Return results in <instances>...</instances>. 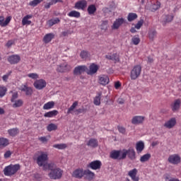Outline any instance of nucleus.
<instances>
[{
  "instance_id": "5701e85b",
  "label": "nucleus",
  "mask_w": 181,
  "mask_h": 181,
  "mask_svg": "<svg viewBox=\"0 0 181 181\" xmlns=\"http://www.w3.org/2000/svg\"><path fill=\"white\" fill-rule=\"evenodd\" d=\"M176 125V118L173 117L170 120L167 121L164 124V127L165 128H168V129H171V128H173Z\"/></svg>"
},
{
  "instance_id": "cd10ccee",
  "label": "nucleus",
  "mask_w": 181,
  "mask_h": 181,
  "mask_svg": "<svg viewBox=\"0 0 181 181\" xmlns=\"http://www.w3.org/2000/svg\"><path fill=\"white\" fill-rule=\"evenodd\" d=\"M84 176H86L88 180H93L95 176V174H94V173L90 170H84Z\"/></svg>"
},
{
  "instance_id": "bb28decb",
  "label": "nucleus",
  "mask_w": 181,
  "mask_h": 181,
  "mask_svg": "<svg viewBox=\"0 0 181 181\" xmlns=\"http://www.w3.org/2000/svg\"><path fill=\"white\" fill-rule=\"evenodd\" d=\"M105 57L108 60H112V62H115V63H117V62H119V56H118L117 54H108L105 56Z\"/></svg>"
},
{
  "instance_id": "423d86ee",
  "label": "nucleus",
  "mask_w": 181,
  "mask_h": 181,
  "mask_svg": "<svg viewBox=\"0 0 181 181\" xmlns=\"http://www.w3.org/2000/svg\"><path fill=\"white\" fill-rule=\"evenodd\" d=\"M145 122V117L141 115L134 116L132 119V124L133 125H141Z\"/></svg>"
},
{
  "instance_id": "0eeeda50",
  "label": "nucleus",
  "mask_w": 181,
  "mask_h": 181,
  "mask_svg": "<svg viewBox=\"0 0 181 181\" xmlns=\"http://www.w3.org/2000/svg\"><path fill=\"white\" fill-rule=\"evenodd\" d=\"M70 70H71V66L69 65L67 62L61 64L57 69V71L59 73H66V71H70Z\"/></svg>"
},
{
  "instance_id": "6e6552de",
  "label": "nucleus",
  "mask_w": 181,
  "mask_h": 181,
  "mask_svg": "<svg viewBox=\"0 0 181 181\" xmlns=\"http://www.w3.org/2000/svg\"><path fill=\"white\" fill-rule=\"evenodd\" d=\"M168 160L172 165H178V163H180L181 158L179 155L173 154L168 157Z\"/></svg>"
},
{
  "instance_id": "de8ad7c7",
  "label": "nucleus",
  "mask_w": 181,
  "mask_h": 181,
  "mask_svg": "<svg viewBox=\"0 0 181 181\" xmlns=\"http://www.w3.org/2000/svg\"><path fill=\"white\" fill-rule=\"evenodd\" d=\"M149 159H151V154L147 153L141 157L140 161L142 163L148 162V160H149Z\"/></svg>"
},
{
  "instance_id": "5fc2aeb1",
  "label": "nucleus",
  "mask_w": 181,
  "mask_h": 181,
  "mask_svg": "<svg viewBox=\"0 0 181 181\" xmlns=\"http://www.w3.org/2000/svg\"><path fill=\"white\" fill-rule=\"evenodd\" d=\"M18 97H19L18 92L13 93L11 99V103H15V101H16V98H18Z\"/></svg>"
},
{
  "instance_id": "ea45409f",
  "label": "nucleus",
  "mask_w": 181,
  "mask_h": 181,
  "mask_svg": "<svg viewBox=\"0 0 181 181\" xmlns=\"http://www.w3.org/2000/svg\"><path fill=\"white\" fill-rule=\"evenodd\" d=\"M132 43H133V45H134L135 46H138V45L141 43V38H139V35H134L132 38Z\"/></svg>"
},
{
  "instance_id": "13d9d810",
  "label": "nucleus",
  "mask_w": 181,
  "mask_h": 181,
  "mask_svg": "<svg viewBox=\"0 0 181 181\" xmlns=\"http://www.w3.org/2000/svg\"><path fill=\"white\" fill-rule=\"evenodd\" d=\"M117 129H118L119 132H120V134H125V132L127 131L125 129V128L123 127H118Z\"/></svg>"
},
{
  "instance_id": "f257e3e1",
  "label": "nucleus",
  "mask_w": 181,
  "mask_h": 181,
  "mask_svg": "<svg viewBox=\"0 0 181 181\" xmlns=\"http://www.w3.org/2000/svg\"><path fill=\"white\" fill-rule=\"evenodd\" d=\"M48 159L47 153L41 151L40 154L37 158V164L38 166H42L44 170L52 169V168H53V163H47Z\"/></svg>"
},
{
  "instance_id": "f03ea898",
  "label": "nucleus",
  "mask_w": 181,
  "mask_h": 181,
  "mask_svg": "<svg viewBox=\"0 0 181 181\" xmlns=\"http://www.w3.org/2000/svg\"><path fill=\"white\" fill-rule=\"evenodd\" d=\"M47 170H51L49 173L48 176L53 180H57L59 179H62V176H63V170L59 168H54V163L52 168H47Z\"/></svg>"
},
{
  "instance_id": "c03bdc74",
  "label": "nucleus",
  "mask_w": 181,
  "mask_h": 181,
  "mask_svg": "<svg viewBox=\"0 0 181 181\" xmlns=\"http://www.w3.org/2000/svg\"><path fill=\"white\" fill-rule=\"evenodd\" d=\"M93 103L95 105H100L101 104V94L94 98Z\"/></svg>"
},
{
  "instance_id": "338daca9",
  "label": "nucleus",
  "mask_w": 181,
  "mask_h": 181,
  "mask_svg": "<svg viewBox=\"0 0 181 181\" xmlns=\"http://www.w3.org/2000/svg\"><path fill=\"white\" fill-rule=\"evenodd\" d=\"M13 45V41H12V40H9V41H8V42L6 43L7 47H11V46H12Z\"/></svg>"
},
{
  "instance_id": "9b49d317",
  "label": "nucleus",
  "mask_w": 181,
  "mask_h": 181,
  "mask_svg": "<svg viewBox=\"0 0 181 181\" xmlns=\"http://www.w3.org/2000/svg\"><path fill=\"white\" fill-rule=\"evenodd\" d=\"M75 9H78L81 11H84L87 8V1L86 0H79L75 3L74 6Z\"/></svg>"
},
{
  "instance_id": "58836bf2",
  "label": "nucleus",
  "mask_w": 181,
  "mask_h": 181,
  "mask_svg": "<svg viewBox=\"0 0 181 181\" xmlns=\"http://www.w3.org/2000/svg\"><path fill=\"white\" fill-rule=\"evenodd\" d=\"M100 28L101 30L105 32L108 29V21H102L101 24L100 25Z\"/></svg>"
},
{
  "instance_id": "72a5a7b5",
  "label": "nucleus",
  "mask_w": 181,
  "mask_h": 181,
  "mask_svg": "<svg viewBox=\"0 0 181 181\" xmlns=\"http://www.w3.org/2000/svg\"><path fill=\"white\" fill-rule=\"evenodd\" d=\"M47 25L52 28V26L54 25H57V23H60V19H59V18H54V19H51V20H49L47 22Z\"/></svg>"
},
{
  "instance_id": "09e8293b",
  "label": "nucleus",
  "mask_w": 181,
  "mask_h": 181,
  "mask_svg": "<svg viewBox=\"0 0 181 181\" xmlns=\"http://www.w3.org/2000/svg\"><path fill=\"white\" fill-rule=\"evenodd\" d=\"M8 91V89L5 86H0V98H2V97L5 96V94H6V92Z\"/></svg>"
},
{
  "instance_id": "dca6fc26",
  "label": "nucleus",
  "mask_w": 181,
  "mask_h": 181,
  "mask_svg": "<svg viewBox=\"0 0 181 181\" xmlns=\"http://www.w3.org/2000/svg\"><path fill=\"white\" fill-rule=\"evenodd\" d=\"M101 161L100 160H94L89 163L88 168H90L93 170H98V169H101Z\"/></svg>"
},
{
  "instance_id": "20e7f679",
  "label": "nucleus",
  "mask_w": 181,
  "mask_h": 181,
  "mask_svg": "<svg viewBox=\"0 0 181 181\" xmlns=\"http://www.w3.org/2000/svg\"><path fill=\"white\" fill-rule=\"evenodd\" d=\"M142 71V66L141 65L134 66L130 71L131 80H136Z\"/></svg>"
},
{
  "instance_id": "7ed1b4c3",
  "label": "nucleus",
  "mask_w": 181,
  "mask_h": 181,
  "mask_svg": "<svg viewBox=\"0 0 181 181\" xmlns=\"http://www.w3.org/2000/svg\"><path fill=\"white\" fill-rule=\"evenodd\" d=\"M19 169H21V165H19V164L10 165L5 167L4 173L5 176H13V175H15Z\"/></svg>"
},
{
  "instance_id": "412c9836",
  "label": "nucleus",
  "mask_w": 181,
  "mask_h": 181,
  "mask_svg": "<svg viewBox=\"0 0 181 181\" xmlns=\"http://www.w3.org/2000/svg\"><path fill=\"white\" fill-rule=\"evenodd\" d=\"M181 100L177 99L175 100L170 105L172 111L173 112H176V111H179L180 108Z\"/></svg>"
},
{
  "instance_id": "6e6d98bb",
  "label": "nucleus",
  "mask_w": 181,
  "mask_h": 181,
  "mask_svg": "<svg viewBox=\"0 0 181 181\" xmlns=\"http://www.w3.org/2000/svg\"><path fill=\"white\" fill-rule=\"evenodd\" d=\"M144 25V20H140L138 21V23L135 25V28L137 30L141 29L142 28V25Z\"/></svg>"
},
{
  "instance_id": "2f4dec72",
  "label": "nucleus",
  "mask_w": 181,
  "mask_h": 181,
  "mask_svg": "<svg viewBox=\"0 0 181 181\" xmlns=\"http://www.w3.org/2000/svg\"><path fill=\"white\" fill-rule=\"evenodd\" d=\"M29 19H32V15H27L23 17L22 20L23 26H25L26 25H30L32 23V21H29Z\"/></svg>"
},
{
  "instance_id": "f3484780",
  "label": "nucleus",
  "mask_w": 181,
  "mask_h": 181,
  "mask_svg": "<svg viewBox=\"0 0 181 181\" xmlns=\"http://www.w3.org/2000/svg\"><path fill=\"white\" fill-rule=\"evenodd\" d=\"M98 83L101 86H107L110 83V78L107 75H100L98 76Z\"/></svg>"
},
{
  "instance_id": "9d476101",
  "label": "nucleus",
  "mask_w": 181,
  "mask_h": 181,
  "mask_svg": "<svg viewBox=\"0 0 181 181\" xmlns=\"http://www.w3.org/2000/svg\"><path fill=\"white\" fill-rule=\"evenodd\" d=\"M19 90L25 93V95L30 96L32 94H33V89L28 86V84L21 85Z\"/></svg>"
},
{
  "instance_id": "39448f33",
  "label": "nucleus",
  "mask_w": 181,
  "mask_h": 181,
  "mask_svg": "<svg viewBox=\"0 0 181 181\" xmlns=\"http://www.w3.org/2000/svg\"><path fill=\"white\" fill-rule=\"evenodd\" d=\"M110 158L112 159H118L119 160L125 159V152H124V150H113L110 153Z\"/></svg>"
},
{
  "instance_id": "c756f323",
  "label": "nucleus",
  "mask_w": 181,
  "mask_h": 181,
  "mask_svg": "<svg viewBox=\"0 0 181 181\" xmlns=\"http://www.w3.org/2000/svg\"><path fill=\"white\" fill-rule=\"evenodd\" d=\"M87 146H90V148H97V146H98V140L96 139H90L88 141Z\"/></svg>"
},
{
  "instance_id": "a878e982",
  "label": "nucleus",
  "mask_w": 181,
  "mask_h": 181,
  "mask_svg": "<svg viewBox=\"0 0 181 181\" xmlns=\"http://www.w3.org/2000/svg\"><path fill=\"white\" fill-rule=\"evenodd\" d=\"M145 149V144L144 141H140L136 144V150L137 153H141Z\"/></svg>"
},
{
  "instance_id": "393cba45",
  "label": "nucleus",
  "mask_w": 181,
  "mask_h": 181,
  "mask_svg": "<svg viewBox=\"0 0 181 181\" xmlns=\"http://www.w3.org/2000/svg\"><path fill=\"white\" fill-rule=\"evenodd\" d=\"M53 39H54V34L51 33H48L46 34L44 37H43V42L44 43H50V42H52V40H53Z\"/></svg>"
},
{
  "instance_id": "a211bd4d",
  "label": "nucleus",
  "mask_w": 181,
  "mask_h": 181,
  "mask_svg": "<svg viewBox=\"0 0 181 181\" xmlns=\"http://www.w3.org/2000/svg\"><path fill=\"white\" fill-rule=\"evenodd\" d=\"M84 176V170L82 168H78L72 173V177L76 179H81Z\"/></svg>"
},
{
  "instance_id": "2eb2a0df",
  "label": "nucleus",
  "mask_w": 181,
  "mask_h": 181,
  "mask_svg": "<svg viewBox=\"0 0 181 181\" xmlns=\"http://www.w3.org/2000/svg\"><path fill=\"white\" fill-rule=\"evenodd\" d=\"M136 175H138V170L136 168H134L128 173V176L131 177L132 181H139V177Z\"/></svg>"
},
{
  "instance_id": "603ef678",
  "label": "nucleus",
  "mask_w": 181,
  "mask_h": 181,
  "mask_svg": "<svg viewBox=\"0 0 181 181\" xmlns=\"http://www.w3.org/2000/svg\"><path fill=\"white\" fill-rule=\"evenodd\" d=\"M80 56L81 59H87L90 56V53L87 51H81Z\"/></svg>"
},
{
  "instance_id": "69168bd1",
  "label": "nucleus",
  "mask_w": 181,
  "mask_h": 181,
  "mask_svg": "<svg viewBox=\"0 0 181 181\" xmlns=\"http://www.w3.org/2000/svg\"><path fill=\"white\" fill-rule=\"evenodd\" d=\"M84 110L79 108V109H76L75 110L76 114H81L82 112H83Z\"/></svg>"
},
{
  "instance_id": "6ab92c4d",
  "label": "nucleus",
  "mask_w": 181,
  "mask_h": 181,
  "mask_svg": "<svg viewBox=\"0 0 181 181\" xmlns=\"http://www.w3.org/2000/svg\"><path fill=\"white\" fill-rule=\"evenodd\" d=\"M124 22L125 20H124L122 18L116 19L112 25V29L113 30L119 29V26H121V25H122Z\"/></svg>"
},
{
  "instance_id": "37998d69",
  "label": "nucleus",
  "mask_w": 181,
  "mask_h": 181,
  "mask_svg": "<svg viewBox=\"0 0 181 181\" xmlns=\"http://www.w3.org/2000/svg\"><path fill=\"white\" fill-rule=\"evenodd\" d=\"M47 129L49 132H52V131H56V129H57V125L51 123L47 127Z\"/></svg>"
},
{
  "instance_id": "4c0bfd02",
  "label": "nucleus",
  "mask_w": 181,
  "mask_h": 181,
  "mask_svg": "<svg viewBox=\"0 0 181 181\" xmlns=\"http://www.w3.org/2000/svg\"><path fill=\"white\" fill-rule=\"evenodd\" d=\"M54 101L47 102L43 105V110H52V108H54Z\"/></svg>"
},
{
  "instance_id": "79ce46f5",
  "label": "nucleus",
  "mask_w": 181,
  "mask_h": 181,
  "mask_svg": "<svg viewBox=\"0 0 181 181\" xmlns=\"http://www.w3.org/2000/svg\"><path fill=\"white\" fill-rule=\"evenodd\" d=\"M138 18V15L135 13H129L128 16H127V20L129 22H132V21H135Z\"/></svg>"
},
{
  "instance_id": "3c124183",
  "label": "nucleus",
  "mask_w": 181,
  "mask_h": 181,
  "mask_svg": "<svg viewBox=\"0 0 181 181\" xmlns=\"http://www.w3.org/2000/svg\"><path fill=\"white\" fill-rule=\"evenodd\" d=\"M44 0H33L30 2L29 5L30 6H37L40 2H43Z\"/></svg>"
},
{
  "instance_id": "8fccbe9b",
  "label": "nucleus",
  "mask_w": 181,
  "mask_h": 181,
  "mask_svg": "<svg viewBox=\"0 0 181 181\" xmlns=\"http://www.w3.org/2000/svg\"><path fill=\"white\" fill-rule=\"evenodd\" d=\"M148 37L151 40H153L156 37V30H150L148 32Z\"/></svg>"
},
{
  "instance_id": "4468645a",
  "label": "nucleus",
  "mask_w": 181,
  "mask_h": 181,
  "mask_svg": "<svg viewBox=\"0 0 181 181\" xmlns=\"http://www.w3.org/2000/svg\"><path fill=\"white\" fill-rule=\"evenodd\" d=\"M86 70H87V66H86L84 65L78 66L75 67V69L74 70V74L75 76H80V75L83 74V73H84L86 71Z\"/></svg>"
},
{
  "instance_id": "4d7b16f0",
  "label": "nucleus",
  "mask_w": 181,
  "mask_h": 181,
  "mask_svg": "<svg viewBox=\"0 0 181 181\" xmlns=\"http://www.w3.org/2000/svg\"><path fill=\"white\" fill-rule=\"evenodd\" d=\"M12 155V153L11 152V151H7L5 153H4V158L5 159H8V158H11V156Z\"/></svg>"
},
{
  "instance_id": "b1692460",
  "label": "nucleus",
  "mask_w": 181,
  "mask_h": 181,
  "mask_svg": "<svg viewBox=\"0 0 181 181\" xmlns=\"http://www.w3.org/2000/svg\"><path fill=\"white\" fill-rule=\"evenodd\" d=\"M173 21V16L168 15V16H163L161 23L165 26L166 23H169V22H172Z\"/></svg>"
},
{
  "instance_id": "aec40b11",
  "label": "nucleus",
  "mask_w": 181,
  "mask_h": 181,
  "mask_svg": "<svg viewBox=\"0 0 181 181\" xmlns=\"http://www.w3.org/2000/svg\"><path fill=\"white\" fill-rule=\"evenodd\" d=\"M100 69V66L95 64H91L89 66V70L88 71L87 74H89V76H93V74H95L97 71H98V69Z\"/></svg>"
},
{
  "instance_id": "052dcab7",
  "label": "nucleus",
  "mask_w": 181,
  "mask_h": 181,
  "mask_svg": "<svg viewBox=\"0 0 181 181\" xmlns=\"http://www.w3.org/2000/svg\"><path fill=\"white\" fill-rule=\"evenodd\" d=\"M11 73H12V71H11L9 74H6L4 76H3L2 78L4 81H7L8 78H9V76H11Z\"/></svg>"
},
{
  "instance_id": "f704fd0d",
  "label": "nucleus",
  "mask_w": 181,
  "mask_h": 181,
  "mask_svg": "<svg viewBox=\"0 0 181 181\" xmlns=\"http://www.w3.org/2000/svg\"><path fill=\"white\" fill-rule=\"evenodd\" d=\"M68 16H69L70 18H80V16H81V14L80 13V12H78L76 10H74L68 13Z\"/></svg>"
},
{
  "instance_id": "4be33fe9",
  "label": "nucleus",
  "mask_w": 181,
  "mask_h": 181,
  "mask_svg": "<svg viewBox=\"0 0 181 181\" xmlns=\"http://www.w3.org/2000/svg\"><path fill=\"white\" fill-rule=\"evenodd\" d=\"M11 19L12 17L11 16L7 17L6 20L4 16H0V26H1V28H5V26H8Z\"/></svg>"
},
{
  "instance_id": "a18cd8bd",
  "label": "nucleus",
  "mask_w": 181,
  "mask_h": 181,
  "mask_svg": "<svg viewBox=\"0 0 181 181\" xmlns=\"http://www.w3.org/2000/svg\"><path fill=\"white\" fill-rule=\"evenodd\" d=\"M159 8H160V2L156 1V3L152 4L151 11L153 12H155V11H158V9H159Z\"/></svg>"
},
{
  "instance_id": "7c9ffc66",
  "label": "nucleus",
  "mask_w": 181,
  "mask_h": 181,
  "mask_svg": "<svg viewBox=\"0 0 181 181\" xmlns=\"http://www.w3.org/2000/svg\"><path fill=\"white\" fill-rule=\"evenodd\" d=\"M59 115V111L54 110L52 111H49L48 112L45 113L44 117L45 118H53V117H56Z\"/></svg>"
},
{
  "instance_id": "a19ab883",
  "label": "nucleus",
  "mask_w": 181,
  "mask_h": 181,
  "mask_svg": "<svg viewBox=\"0 0 181 181\" xmlns=\"http://www.w3.org/2000/svg\"><path fill=\"white\" fill-rule=\"evenodd\" d=\"M77 105H78V102L75 101L72 105L68 109L67 114H73V111H74V109L77 107Z\"/></svg>"
},
{
  "instance_id": "774afa93",
  "label": "nucleus",
  "mask_w": 181,
  "mask_h": 181,
  "mask_svg": "<svg viewBox=\"0 0 181 181\" xmlns=\"http://www.w3.org/2000/svg\"><path fill=\"white\" fill-rule=\"evenodd\" d=\"M148 63H153V58L148 57Z\"/></svg>"
},
{
  "instance_id": "0e129e2a",
  "label": "nucleus",
  "mask_w": 181,
  "mask_h": 181,
  "mask_svg": "<svg viewBox=\"0 0 181 181\" xmlns=\"http://www.w3.org/2000/svg\"><path fill=\"white\" fill-rule=\"evenodd\" d=\"M120 87H121V83L116 82L115 83V88H116V90H118Z\"/></svg>"
},
{
  "instance_id": "e2e57ef3",
  "label": "nucleus",
  "mask_w": 181,
  "mask_h": 181,
  "mask_svg": "<svg viewBox=\"0 0 181 181\" xmlns=\"http://www.w3.org/2000/svg\"><path fill=\"white\" fill-rule=\"evenodd\" d=\"M50 2H51V4L54 5L57 4V2H63V1L62 0H51Z\"/></svg>"
},
{
  "instance_id": "e433bc0d",
  "label": "nucleus",
  "mask_w": 181,
  "mask_h": 181,
  "mask_svg": "<svg viewBox=\"0 0 181 181\" xmlns=\"http://www.w3.org/2000/svg\"><path fill=\"white\" fill-rule=\"evenodd\" d=\"M96 11H97V8L95 7V5L91 4L88 6V13L89 15H94V13H95Z\"/></svg>"
},
{
  "instance_id": "473e14b6",
  "label": "nucleus",
  "mask_w": 181,
  "mask_h": 181,
  "mask_svg": "<svg viewBox=\"0 0 181 181\" xmlns=\"http://www.w3.org/2000/svg\"><path fill=\"white\" fill-rule=\"evenodd\" d=\"M12 103H13L12 105L13 108H19L23 105V100L22 99L14 100V102Z\"/></svg>"
},
{
  "instance_id": "c9c22d12",
  "label": "nucleus",
  "mask_w": 181,
  "mask_h": 181,
  "mask_svg": "<svg viewBox=\"0 0 181 181\" xmlns=\"http://www.w3.org/2000/svg\"><path fill=\"white\" fill-rule=\"evenodd\" d=\"M8 134L10 136H16L19 134V129L18 128H13L8 130Z\"/></svg>"
},
{
  "instance_id": "ddd939ff",
  "label": "nucleus",
  "mask_w": 181,
  "mask_h": 181,
  "mask_svg": "<svg viewBox=\"0 0 181 181\" xmlns=\"http://www.w3.org/2000/svg\"><path fill=\"white\" fill-rule=\"evenodd\" d=\"M7 60L10 64H18L21 62V57L18 54H13L8 57Z\"/></svg>"
},
{
  "instance_id": "f8f14e48",
  "label": "nucleus",
  "mask_w": 181,
  "mask_h": 181,
  "mask_svg": "<svg viewBox=\"0 0 181 181\" xmlns=\"http://www.w3.org/2000/svg\"><path fill=\"white\" fill-rule=\"evenodd\" d=\"M46 81L44 79H39L34 82V87L37 90H43L46 87Z\"/></svg>"
},
{
  "instance_id": "bf43d9fd",
  "label": "nucleus",
  "mask_w": 181,
  "mask_h": 181,
  "mask_svg": "<svg viewBox=\"0 0 181 181\" xmlns=\"http://www.w3.org/2000/svg\"><path fill=\"white\" fill-rule=\"evenodd\" d=\"M39 141L40 142H42V144H45V142H47V138L46 136H41L38 138Z\"/></svg>"
},
{
  "instance_id": "680f3d73",
  "label": "nucleus",
  "mask_w": 181,
  "mask_h": 181,
  "mask_svg": "<svg viewBox=\"0 0 181 181\" xmlns=\"http://www.w3.org/2000/svg\"><path fill=\"white\" fill-rule=\"evenodd\" d=\"M69 35H70V31L69 30H66V31H63L61 34V36L62 37H66V36H69Z\"/></svg>"
},
{
  "instance_id": "49530a36",
  "label": "nucleus",
  "mask_w": 181,
  "mask_h": 181,
  "mask_svg": "<svg viewBox=\"0 0 181 181\" xmlns=\"http://www.w3.org/2000/svg\"><path fill=\"white\" fill-rule=\"evenodd\" d=\"M53 148H55L56 149H66V148H67V144H54Z\"/></svg>"
},
{
  "instance_id": "864d4df0",
  "label": "nucleus",
  "mask_w": 181,
  "mask_h": 181,
  "mask_svg": "<svg viewBox=\"0 0 181 181\" xmlns=\"http://www.w3.org/2000/svg\"><path fill=\"white\" fill-rule=\"evenodd\" d=\"M27 76L30 78H33V80H36V78H39V75L37 74L32 73L27 74Z\"/></svg>"
},
{
  "instance_id": "1a4fd4ad",
  "label": "nucleus",
  "mask_w": 181,
  "mask_h": 181,
  "mask_svg": "<svg viewBox=\"0 0 181 181\" xmlns=\"http://www.w3.org/2000/svg\"><path fill=\"white\" fill-rule=\"evenodd\" d=\"M123 152L125 153V158L128 156V158L131 159V160H135L136 159L135 150L132 148H129L128 150L123 149Z\"/></svg>"
},
{
  "instance_id": "c85d7f7f",
  "label": "nucleus",
  "mask_w": 181,
  "mask_h": 181,
  "mask_svg": "<svg viewBox=\"0 0 181 181\" xmlns=\"http://www.w3.org/2000/svg\"><path fill=\"white\" fill-rule=\"evenodd\" d=\"M9 145V140L8 139L1 137L0 138V149H4Z\"/></svg>"
}]
</instances>
